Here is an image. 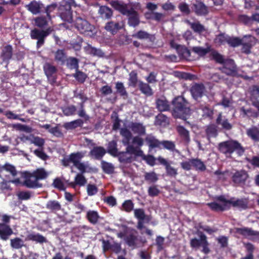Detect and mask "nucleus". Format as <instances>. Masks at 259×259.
<instances>
[{
  "label": "nucleus",
  "instance_id": "obj_1",
  "mask_svg": "<svg viewBox=\"0 0 259 259\" xmlns=\"http://www.w3.org/2000/svg\"><path fill=\"white\" fill-rule=\"evenodd\" d=\"M215 199L223 203L220 204L216 202L206 203V205L213 211L223 212L229 210L231 205L233 207L244 210L248 208L249 202L248 199L246 198H236L233 197L230 199H227L224 195H221L216 196Z\"/></svg>",
  "mask_w": 259,
  "mask_h": 259
},
{
  "label": "nucleus",
  "instance_id": "obj_2",
  "mask_svg": "<svg viewBox=\"0 0 259 259\" xmlns=\"http://www.w3.org/2000/svg\"><path fill=\"white\" fill-rule=\"evenodd\" d=\"M171 114L175 119L180 118L186 120L190 115L189 103L183 96L175 97L172 101Z\"/></svg>",
  "mask_w": 259,
  "mask_h": 259
},
{
  "label": "nucleus",
  "instance_id": "obj_3",
  "mask_svg": "<svg viewBox=\"0 0 259 259\" xmlns=\"http://www.w3.org/2000/svg\"><path fill=\"white\" fill-rule=\"evenodd\" d=\"M218 149L227 157H231L234 152H236L238 156H241L245 152V149L241 143L237 140L232 139L219 143Z\"/></svg>",
  "mask_w": 259,
  "mask_h": 259
},
{
  "label": "nucleus",
  "instance_id": "obj_4",
  "mask_svg": "<svg viewBox=\"0 0 259 259\" xmlns=\"http://www.w3.org/2000/svg\"><path fill=\"white\" fill-rule=\"evenodd\" d=\"M123 230L118 232L117 236L119 238L123 239L125 243L133 249L136 248L139 246L141 242L140 238L139 237L138 231L132 228H128L123 226Z\"/></svg>",
  "mask_w": 259,
  "mask_h": 259
},
{
  "label": "nucleus",
  "instance_id": "obj_5",
  "mask_svg": "<svg viewBox=\"0 0 259 259\" xmlns=\"http://www.w3.org/2000/svg\"><path fill=\"white\" fill-rule=\"evenodd\" d=\"M48 174L43 168H37L32 172H27L24 185L28 188H41L42 185L38 181L46 179Z\"/></svg>",
  "mask_w": 259,
  "mask_h": 259
},
{
  "label": "nucleus",
  "instance_id": "obj_6",
  "mask_svg": "<svg viewBox=\"0 0 259 259\" xmlns=\"http://www.w3.org/2000/svg\"><path fill=\"white\" fill-rule=\"evenodd\" d=\"M74 27L80 33L92 36L95 33V28L85 18L80 16L76 17L73 22Z\"/></svg>",
  "mask_w": 259,
  "mask_h": 259
},
{
  "label": "nucleus",
  "instance_id": "obj_7",
  "mask_svg": "<svg viewBox=\"0 0 259 259\" xmlns=\"http://www.w3.org/2000/svg\"><path fill=\"white\" fill-rule=\"evenodd\" d=\"M53 31L54 29L52 27L46 29L35 28L31 30L30 35L32 39L37 40L36 47L39 48L44 45L46 38Z\"/></svg>",
  "mask_w": 259,
  "mask_h": 259
},
{
  "label": "nucleus",
  "instance_id": "obj_8",
  "mask_svg": "<svg viewBox=\"0 0 259 259\" xmlns=\"http://www.w3.org/2000/svg\"><path fill=\"white\" fill-rule=\"evenodd\" d=\"M181 167L185 170H190L193 168L199 171H204L206 166L201 159L198 158H190L188 161H183L181 163Z\"/></svg>",
  "mask_w": 259,
  "mask_h": 259
},
{
  "label": "nucleus",
  "instance_id": "obj_9",
  "mask_svg": "<svg viewBox=\"0 0 259 259\" xmlns=\"http://www.w3.org/2000/svg\"><path fill=\"white\" fill-rule=\"evenodd\" d=\"M222 73L232 77H239L240 75L238 73V68L235 61L231 59H226L221 68Z\"/></svg>",
  "mask_w": 259,
  "mask_h": 259
},
{
  "label": "nucleus",
  "instance_id": "obj_10",
  "mask_svg": "<svg viewBox=\"0 0 259 259\" xmlns=\"http://www.w3.org/2000/svg\"><path fill=\"white\" fill-rule=\"evenodd\" d=\"M257 39L251 35H245L241 38L242 48L241 52L245 54H249L251 53V49L254 46Z\"/></svg>",
  "mask_w": 259,
  "mask_h": 259
},
{
  "label": "nucleus",
  "instance_id": "obj_11",
  "mask_svg": "<svg viewBox=\"0 0 259 259\" xmlns=\"http://www.w3.org/2000/svg\"><path fill=\"white\" fill-rule=\"evenodd\" d=\"M43 69L49 83L52 85H54L57 79V69L56 67L49 63H46L44 65Z\"/></svg>",
  "mask_w": 259,
  "mask_h": 259
},
{
  "label": "nucleus",
  "instance_id": "obj_12",
  "mask_svg": "<svg viewBox=\"0 0 259 259\" xmlns=\"http://www.w3.org/2000/svg\"><path fill=\"white\" fill-rule=\"evenodd\" d=\"M109 4L115 10L124 16L129 14L134 9L130 5L118 1H112Z\"/></svg>",
  "mask_w": 259,
  "mask_h": 259
},
{
  "label": "nucleus",
  "instance_id": "obj_13",
  "mask_svg": "<svg viewBox=\"0 0 259 259\" xmlns=\"http://www.w3.org/2000/svg\"><path fill=\"white\" fill-rule=\"evenodd\" d=\"M71 6L61 5L58 8V14L64 21L71 23L73 21Z\"/></svg>",
  "mask_w": 259,
  "mask_h": 259
},
{
  "label": "nucleus",
  "instance_id": "obj_14",
  "mask_svg": "<svg viewBox=\"0 0 259 259\" xmlns=\"http://www.w3.org/2000/svg\"><path fill=\"white\" fill-rule=\"evenodd\" d=\"M169 45L171 48L176 50L177 53L180 58L186 59L190 58L191 52L186 46L177 44L174 39H172L170 41Z\"/></svg>",
  "mask_w": 259,
  "mask_h": 259
},
{
  "label": "nucleus",
  "instance_id": "obj_15",
  "mask_svg": "<svg viewBox=\"0 0 259 259\" xmlns=\"http://www.w3.org/2000/svg\"><path fill=\"white\" fill-rule=\"evenodd\" d=\"M249 176L244 170L236 171L232 177V182L237 186H243L245 185Z\"/></svg>",
  "mask_w": 259,
  "mask_h": 259
},
{
  "label": "nucleus",
  "instance_id": "obj_16",
  "mask_svg": "<svg viewBox=\"0 0 259 259\" xmlns=\"http://www.w3.org/2000/svg\"><path fill=\"white\" fill-rule=\"evenodd\" d=\"M25 8L32 14L36 15L44 12L45 5L41 2L33 0L26 5Z\"/></svg>",
  "mask_w": 259,
  "mask_h": 259
},
{
  "label": "nucleus",
  "instance_id": "obj_17",
  "mask_svg": "<svg viewBox=\"0 0 259 259\" xmlns=\"http://www.w3.org/2000/svg\"><path fill=\"white\" fill-rule=\"evenodd\" d=\"M1 58L3 62L8 65L10 61L12 59L13 55V48L11 45H7L1 49Z\"/></svg>",
  "mask_w": 259,
  "mask_h": 259
},
{
  "label": "nucleus",
  "instance_id": "obj_18",
  "mask_svg": "<svg viewBox=\"0 0 259 259\" xmlns=\"http://www.w3.org/2000/svg\"><path fill=\"white\" fill-rule=\"evenodd\" d=\"M68 186L75 189L77 186H84L87 183V180L82 174L78 173L74 178L73 182H69L68 180L65 181Z\"/></svg>",
  "mask_w": 259,
  "mask_h": 259
},
{
  "label": "nucleus",
  "instance_id": "obj_19",
  "mask_svg": "<svg viewBox=\"0 0 259 259\" xmlns=\"http://www.w3.org/2000/svg\"><path fill=\"white\" fill-rule=\"evenodd\" d=\"M235 232L246 238L251 236L259 237V231H254L250 228H235Z\"/></svg>",
  "mask_w": 259,
  "mask_h": 259
},
{
  "label": "nucleus",
  "instance_id": "obj_20",
  "mask_svg": "<svg viewBox=\"0 0 259 259\" xmlns=\"http://www.w3.org/2000/svg\"><path fill=\"white\" fill-rule=\"evenodd\" d=\"M205 91V88L203 83H195L190 89L192 96L196 100L203 96Z\"/></svg>",
  "mask_w": 259,
  "mask_h": 259
},
{
  "label": "nucleus",
  "instance_id": "obj_21",
  "mask_svg": "<svg viewBox=\"0 0 259 259\" xmlns=\"http://www.w3.org/2000/svg\"><path fill=\"white\" fill-rule=\"evenodd\" d=\"M50 21L52 20L46 15H40L33 19L34 26L41 29H46L49 27V23Z\"/></svg>",
  "mask_w": 259,
  "mask_h": 259
},
{
  "label": "nucleus",
  "instance_id": "obj_22",
  "mask_svg": "<svg viewBox=\"0 0 259 259\" xmlns=\"http://www.w3.org/2000/svg\"><path fill=\"white\" fill-rule=\"evenodd\" d=\"M126 16L128 17L127 24L129 26L135 28L140 23L139 14L135 9H133Z\"/></svg>",
  "mask_w": 259,
  "mask_h": 259
},
{
  "label": "nucleus",
  "instance_id": "obj_23",
  "mask_svg": "<svg viewBox=\"0 0 259 259\" xmlns=\"http://www.w3.org/2000/svg\"><path fill=\"white\" fill-rule=\"evenodd\" d=\"M14 233L11 227L4 223H0V239L3 241H7Z\"/></svg>",
  "mask_w": 259,
  "mask_h": 259
},
{
  "label": "nucleus",
  "instance_id": "obj_24",
  "mask_svg": "<svg viewBox=\"0 0 259 259\" xmlns=\"http://www.w3.org/2000/svg\"><path fill=\"white\" fill-rule=\"evenodd\" d=\"M157 160L159 163L165 166L166 174L170 177H175L178 175L177 169L170 166L169 163L164 158L159 156Z\"/></svg>",
  "mask_w": 259,
  "mask_h": 259
},
{
  "label": "nucleus",
  "instance_id": "obj_25",
  "mask_svg": "<svg viewBox=\"0 0 259 259\" xmlns=\"http://www.w3.org/2000/svg\"><path fill=\"white\" fill-rule=\"evenodd\" d=\"M145 141L148 146L149 150H151L155 148L161 149V141H159L152 135H148L145 138Z\"/></svg>",
  "mask_w": 259,
  "mask_h": 259
},
{
  "label": "nucleus",
  "instance_id": "obj_26",
  "mask_svg": "<svg viewBox=\"0 0 259 259\" xmlns=\"http://www.w3.org/2000/svg\"><path fill=\"white\" fill-rule=\"evenodd\" d=\"M84 49L88 54L93 57L103 58L105 56V53L101 49L94 47L90 44H88V45L84 48Z\"/></svg>",
  "mask_w": 259,
  "mask_h": 259
},
{
  "label": "nucleus",
  "instance_id": "obj_27",
  "mask_svg": "<svg viewBox=\"0 0 259 259\" xmlns=\"http://www.w3.org/2000/svg\"><path fill=\"white\" fill-rule=\"evenodd\" d=\"M156 107L160 112L169 111L170 109V105L168 101L165 97L158 98L155 101Z\"/></svg>",
  "mask_w": 259,
  "mask_h": 259
},
{
  "label": "nucleus",
  "instance_id": "obj_28",
  "mask_svg": "<svg viewBox=\"0 0 259 259\" xmlns=\"http://www.w3.org/2000/svg\"><path fill=\"white\" fill-rule=\"evenodd\" d=\"M186 22L195 33L201 34L206 30L205 26L201 24L199 21L191 22L190 21L187 20Z\"/></svg>",
  "mask_w": 259,
  "mask_h": 259
},
{
  "label": "nucleus",
  "instance_id": "obj_29",
  "mask_svg": "<svg viewBox=\"0 0 259 259\" xmlns=\"http://www.w3.org/2000/svg\"><path fill=\"white\" fill-rule=\"evenodd\" d=\"M194 11L198 16H205L208 13V8L201 2H196L193 5Z\"/></svg>",
  "mask_w": 259,
  "mask_h": 259
},
{
  "label": "nucleus",
  "instance_id": "obj_30",
  "mask_svg": "<svg viewBox=\"0 0 259 259\" xmlns=\"http://www.w3.org/2000/svg\"><path fill=\"white\" fill-rule=\"evenodd\" d=\"M105 149L102 146H96L90 151V156L94 157L95 159L101 160L106 153Z\"/></svg>",
  "mask_w": 259,
  "mask_h": 259
},
{
  "label": "nucleus",
  "instance_id": "obj_31",
  "mask_svg": "<svg viewBox=\"0 0 259 259\" xmlns=\"http://www.w3.org/2000/svg\"><path fill=\"white\" fill-rule=\"evenodd\" d=\"M216 123L218 125H221L222 128L226 131H230L233 125L229 122L228 119L225 117L223 118L222 113H220L216 119Z\"/></svg>",
  "mask_w": 259,
  "mask_h": 259
},
{
  "label": "nucleus",
  "instance_id": "obj_32",
  "mask_svg": "<svg viewBox=\"0 0 259 259\" xmlns=\"http://www.w3.org/2000/svg\"><path fill=\"white\" fill-rule=\"evenodd\" d=\"M46 208L52 213H56L61 210L60 203L56 200H50L46 204Z\"/></svg>",
  "mask_w": 259,
  "mask_h": 259
},
{
  "label": "nucleus",
  "instance_id": "obj_33",
  "mask_svg": "<svg viewBox=\"0 0 259 259\" xmlns=\"http://www.w3.org/2000/svg\"><path fill=\"white\" fill-rule=\"evenodd\" d=\"M176 131L179 136L186 143H188L190 141V133L183 125H179L176 127Z\"/></svg>",
  "mask_w": 259,
  "mask_h": 259
},
{
  "label": "nucleus",
  "instance_id": "obj_34",
  "mask_svg": "<svg viewBox=\"0 0 259 259\" xmlns=\"http://www.w3.org/2000/svg\"><path fill=\"white\" fill-rule=\"evenodd\" d=\"M98 14L103 19H109L113 16V11L106 6H101L98 10Z\"/></svg>",
  "mask_w": 259,
  "mask_h": 259
},
{
  "label": "nucleus",
  "instance_id": "obj_35",
  "mask_svg": "<svg viewBox=\"0 0 259 259\" xmlns=\"http://www.w3.org/2000/svg\"><path fill=\"white\" fill-rule=\"evenodd\" d=\"M132 36L140 39H148L150 42L152 43L155 41L156 39L154 35L149 34L143 30H139L136 33L133 34Z\"/></svg>",
  "mask_w": 259,
  "mask_h": 259
},
{
  "label": "nucleus",
  "instance_id": "obj_36",
  "mask_svg": "<svg viewBox=\"0 0 259 259\" xmlns=\"http://www.w3.org/2000/svg\"><path fill=\"white\" fill-rule=\"evenodd\" d=\"M246 135L253 141L259 142V128L256 126H252L246 130Z\"/></svg>",
  "mask_w": 259,
  "mask_h": 259
},
{
  "label": "nucleus",
  "instance_id": "obj_37",
  "mask_svg": "<svg viewBox=\"0 0 259 259\" xmlns=\"http://www.w3.org/2000/svg\"><path fill=\"white\" fill-rule=\"evenodd\" d=\"M132 131L135 134L143 136L146 134V127L142 123L132 122L130 125Z\"/></svg>",
  "mask_w": 259,
  "mask_h": 259
},
{
  "label": "nucleus",
  "instance_id": "obj_38",
  "mask_svg": "<svg viewBox=\"0 0 259 259\" xmlns=\"http://www.w3.org/2000/svg\"><path fill=\"white\" fill-rule=\"evenodd\" d=\"M86 219L92 224L96 225L100 219L99 213L94 210H89L87 212Z\"/></svg>",
  "mask_w": 259,
  "mask_h": 259
},
{
  "label": "nucleus",
  "instance_id": "obj_39",
  "mask_svg": "<svg viewBox=\"0 0 259 259\" xmlns=\"http://www.w3.org/2000/svg\"><path fill=\"white\" fill-rule=\"evenodd\" d=\"M58 5L56 3H53L47 6H45L43 13H46V16L48 17L50 20H52L53 17H55V16H52V14L54 13L55 11H58Z\"/></svg>",
  "mask_w": 259,
  "mask_h": 259
},
{
  "label": "nucleus",
  "instance_id": "obj_40",
  "mask_svg": "<svg viewBox=\"0 0 259 259\" xmlns=\"http://www.w3.org/2000/svg\"><path fill=\"white\" fill-rule=\"evenodd\" d=\"M26 240L35 241L40 244L47 242L46 238L39 233L29 234L26 238Z\"/></svg>",
  "mask_w": 259,
  "mask_h": 259
},
{
  "label": "nucleus",
  "instance_id": "obj_41",
  "mask_svg": "<svg viewBox=\"0 0 259 259\" xmlns=\"http://www.w3.org/2000/svg\"><path fill=\"white\" fill-rule=\"evenodd\" d=\"M139 89L141 93L147 97L151 96L153 92L148 83H145L142 81L139 82Z\"/></svg>",
  "mask_w": 259,
  "mask_h": 259
},
{
  "label": "nucleus",
  "instance_id": "obj_42",
  "mask_svg": "<svg viewBox=\"0 0 259 259\" xmlns=\"http://www.w3.org/2000/svg\"><path fill=\"white\" fill-rule=\"evenodd\" d=\"M120 134L123 138L122 142L125 146L130 144L132 138V134L129 130L125 127L121 128L120 130Z\"/></svg>",
  "mask_w": 259,
  "mask_h": 259
},
{
  "label": "nucleus",
  "instance_id": "obj_43",
  "mask_svg": "<svg viewBox=\"0 0 259 259\" xmlns=\"http://www.w3.org/2000/svg\"><path fill=\"white\" fill-rule=\"evenodd\" d=\"M121 28V26L118 22H114L113 21L108 22L105 26V29L107 31L110 32L112 34L116 33Z\"/></svg>",
  "mask_w": 259,
  "mask_h": 259
},
{
  "label": "nucleus",
  "instance_id": "obj_44",
  "mask_svg": "<svg viewBox=\"0 0 259 259\" xmlns=\"http://www.w3.org/2000/svg\"><path fill=\"white\" fill-rule=\"evenodd\" d=\"M199 236V239L194 238L191 239L190 245L192 248L197 249L200 247L204 241V238L206 239L207 237L206 235L202 232L200 233Z\"/></svg>",
  "mask_w": 259,
  "mask_h": 259
},
{
  "label": "nucleus",
  "instance_id": "obj_45",
  "mask_svg": "<svg viewBox=\"0 0 259 259\" xmlns=\"http://www.w3.org/2000/svg\"><path fill=\"white\" fill-rule=\"evenodd\" d=\"M83 121L81 119H77L70 122H67L64 124V127L66 130H73L78 127H82Z\"/></svg>",
  "mask_w": 259,
  "mask_h": 259
},
{
  "label": "nucleus",
  "instance_id": "obj_46",
  "mask_svg": "<svg viewBox=\"0 0 259 259\" xmlns=\"http://www.w3.org/2000/svg\"><path fill=\"white\" fill-rule=\"evenodd\" d=\"M134 211L135 217L138 220H145L146 223H148L150 221L149 217L145 214L143 208H136Z\"/></svg>",
  "mask_w": 259,
  "mask_h": 259
},
{
  "label": "nucleus",
  "instance_id": "obj_47",
  "mask_svg": "<svg viewBox=\"0 0 259 259\" xmlns=\"http://www.w3.org/2000/svg\"><path fill=\"white\" fill-rule=\"evenodd\" d=\"M67 56L64 50H58L55 53V60L61 65L64 64L66 60Z\"/></svg>",
  "mask_w": 259,
  "mask_h": 259
},
{
  "label": "nucleus",
  "instance_id": "obj_48",
  "mask_svg": "<svg viewBox=\"0 0 259 259\" xmlns=\"http://www.w3.org/2000/svg\"><path fill=\"white\" fill-rule=\"evenodd\" d=\"M107 152L112 156H117L118 153L117 144L115 140H112L108 143Z\"/></svg>",
  "mask_w": 259,
  "mask_h": 259
},
{
  "label": "nucleus",
  "instance_id": "obj_49",
  "mask_svg": "<svg viewBox=\"0 0 259 259\" xmlns=\"http://www.w3.org/2000/svg\"><path fill=\"white\" fill-rule=\"evenodd\" d=\"M161 147L162 149H166L170 152H178L176 149V144L174 142L168 140H163L161 141Z\"/></svg>",
  "mask_w": 259,
  "mask_h": 259
},
{
  "label": "nucleus",
  "instance_id": "obj_50",
  "mask_svg": "<svg viewBox=\"0 0 259 259\" xmlns=\"http://www.w3.org/2000/svg\"><path fill=\"white\" fill-rule=\"evenodd\" d=\"M71 76L74 77L75 79L80 83H83L88 77V75L86 73L79 70L78 69L76 70L75 73L72 74Z\"/></svg>",
  "mask_w": 259,
  "mask_h": 259
},
{
  "label": "nucleus",
  "instance_id": "obj_51",
  "mask_svg": "<svg viewBox=\"0 0 259 259\" xmlns=\"http://www.w3.org/2000/svg\"><path fill=\"white\" fill-rule=\"evenodd\" d=\"M205 133L208 139L216 137L218 136L217 126L214 124L209 125L205 130Z\"/></svg>",
  "mask_w": 259,
  "mask_h": 259
},
{
  "label": "nucleus",
  "instance_id": "obj_52",
  "mask_svg": "<svg viewBox=\"0 0 259 259\" xmlns=\"http://www.w3.org/2000/svg\"><path fill=\"white\" fill-rule=\"evenodd\" d=\"M101 168L103 171L107 174H112L114 171V165L109 162L102 160L101 162Z\"/></svg>",
  "mask_w": 259,
  "mask_h": 259
},
{
  "label": "nucleus",
  "instance_id": "obj_53",
  "mask_svg": "<svg viewBox=\"0 0 259 259\" xmlns=\"http://www.w3.org/2000/svg\"><path fill=\"white\" fill-rule=\"evenodd\" d=\"M66 66L70 69L77 70L79 68V61L75 57H69L66 59Z\"/></svg>",
  "mask_w": 259,
  "mask_h": 259
},
{
  "label": "nucleus",
  "instance_id": "obj_54",
  "mask_svg": "<svg viewBox=\"0 0 259 259\" xmlns=\"http://www.w3.org/2000/svg\"><path fill=\"white\" fill-rule=\"evenodd\" d=\"M144 179L149 183H155L158 181V177L154 171L146 172L144 174Z\"/></svg>",
  "mask_w": 259,
  "mask_h": 259
},
{
  "label": "nucleus",
  "instance_id": "obj_55",
  "mask_svg": "<svg viewBox=\"0 0 259 259\" xmlns=\"http://www.w3.org/2000/svg\"><path fill=\"white\" fill-rule=\"evenodd\" d=\"M10 245L12 248L15 249H21L24 245L23 240L19 237L11 239L10 240Z\"/></svg>",
  "mask_w": 259,
  "mask_h": 259
},
{
  "label": "nucleus",
  "instance_id": "obj_56",
  "mask_svg": "<svg viewBox=\"0 0 259 259\" xmlns=\"http://www.w3.org/2000/svg\"><path fill=\"white\" fill-rule=\"evenodd\" d=\"M155 123L157 125H165L169 123V120L165 115L159 113L155 117Z\"/></svg>",
  "mask_w": 259,
  "mask_h": 259
},
{
  "label": "nucleus",
  "instance_id": "obj_57",
  "mask_svg": "<svg viewBox=\"0 0 259 259\" xmlns=\"http://www.w3.org/2000/svg\"><path fill=\"white\" fill-rule=\"evenodd\" d=\"M62 110L64 115L69 116L75 114L76 108L75 106L71 105L62 108Z\"/></svg>",
  "mask_w": 259,
  "mask_h": 259
},
{
  "label": "nucleus",
  "instance_id": "obj_58",
  "mask_svg": "<svg viewBox=\"0 0 259 259\" xmlns=\"http://www.w3.org/2000/svg\"><path fill=\"white\" fill-rule=\"evenodd\" d=\"M122 210L129 213L134 210V203L132 200H126L122 204Z\"/></svg>",
  "mask_w": 259,
  "mask_h": 259
},
{
  "label": "nucleus",
  "instance_id": "obj_59",
  "mask_svg": "<svg viewBox=\"0 0 259 259\" xmlns=\"http://www.w3.org/2000/svg\"><path fill=\"white\" fill-rule=\"evenodd\" d=\"M115 89H116V92L121 96H127V93L122 82L119 81L116 82Z\"/></svg>",
  "mask_w": 259,
  "mask_h": 259
},
{
  "label": "nucleus",
  "instance_id": "obj_60",
  "mask_svg": "<svg viewBox=\"0 0 259 259\" xmlns=\"http://www.w3.org/2000/svg\"><path fill=\"white\" fill-rule=\"evenodd\" d=\"M241 38L238 37H229L227 40V44L232 47L235 48L239 46L241 44Z\"/></svg>",
  "mask_w": 259,
  "mask_h": 259
},
{
  "label": "nucleus",
  "instance_id": "obj_61",
  "mask_svg": "<svg viewBox=\"0 0 259 259\" xmlns=\"http://www.w3.org/2000/svg\"><path fill=\"white\" fill-rule=\"evenodd\" d=\"M128 85L134 88L137 86L138 83V74L135 71H132L129 74Z\"/></svg>",
  "mask_w": 259,
  "mask_h": 259
},
{
  "label": "nucleus",
  "instance_id": "obj_62",
  "mask_svg": "<svg viewBox=\"0 0 259 259\" xmlns=\"http://www.w3.org/2000/svg\"><path fill=\"white\" fill-rule=\"evenodd\" d=\"M117 156L121 162L130 163L132 161V157L128 156V153L126 151L118 152Z\"/></svg>",
  "mask_w": 259,
  "mask_h": 259
},
{
  "label": "nucleus",
  "instance_id": "obj_63",
  "mask_svg": "<svg viewBox=\"0 0 259 259\" xmlns=\"http://www.w3.org/2000/svg\"><path fill=\"white\" fill-rule=\"evenodd\" d=\"M211 56L212 59L217 63L223 64L226 61L224 56L216 51H212L211 53Z\"/></svg>",
  "mask_w": 259,
  "mask_h": 259
},
{
  "label": "nucleus",
  "instance_id": "obj_64",
  "mask_svg": "<svg viewBox=\"0 0 259 259\" xmlns=\"http://www.w3.org/2000/svg\"><path fill=\"white\" fill-rule=\"evenodd\" d=\"M70 160L73 163V165H76L80 159L83 157V154L80 152L72 153L69 155Z\"/></svg>",
  "mask_w": 259,
  "mask_h": 259
}]
</instances>
